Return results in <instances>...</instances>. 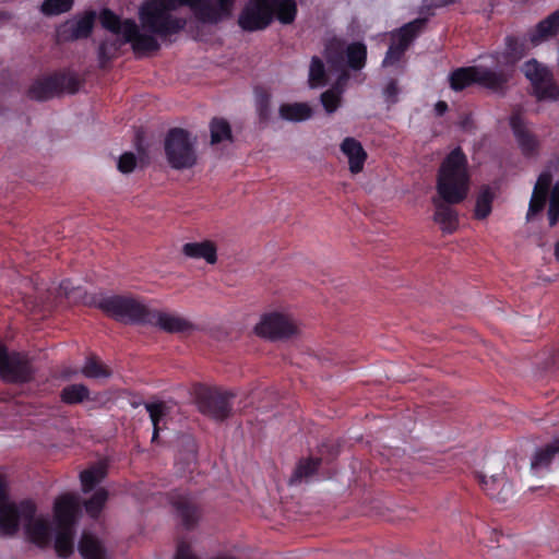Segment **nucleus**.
Returning <instances> with one entry per match:
<instances>
[{
	"mask_svg": "<svg viewBox=\"0 0 559 559\" xmlns=\"http://www.w3.org/2000/svg\"><path fill=\"white\" fill-rule=\"evenodd\" d=\"M495 199V193L488 186L480 188L477 199L474 215L477 219H485L491 213V205Z\"/></svg>",
	"mask_w": 559,
	"mask_h": 559,
	"instance_id": "32",
	"label": "nucleus"
},
{
	"mask_svg": "<svg viewBox=\"0 0 559 559\" xmlns=\"http://www.w3.org/2000/svg\"><path fill=\"white\" fill-rule=\"evenodd\" d=\"M78 377V371L64 369L57 378L58 381H73Z\"/></svg>",
	"mask_w": 559,
	"mask_h": 559,
	"instance_id": "51",
	"label": "nucleus"
},
{
	"mask_svg": "<svg viewBox=\"0 0 559 559\" xmlns=\"http://www.w3.org/2000/svg\"><path fill=\"white\" fill-rule=\"evenodd\" d=\"M80 81L73 73H58L36 81L28 90V96L35 100H47L61 93L73 94L79 90Z\"/></svg>",
	"mask_w": 559,
	"mask_h": 559,
	"instance_id": "10",
	"label": "nucleus"
},
{
	"mask_svg": "<svg viewBox=\"0 0 559 559\" xmlns=\"http://www.w3.org/2000/svg\"><path fill=\"white\" fill-rule=\"evenodd\" d=\"M82 373L92 380H106L111 377L110 369L95 356L88 357L82 368Z\"/></svg>",
	"mask_w": 559,
	"mask_h": 559,
	"instance_id": "33",
	"label": "nucleus"
},
{
	"mask_svg": "<svg viewBox=\"0 0 559 559\" xmlns=\"http://www.w3.org/2000/svg\"><path fill=\"white\" fill-rule=\"evenodd\" d=\"M499 487L498 486H493V490L495 491H498Z\"/></svg>",
	"mask_w": 559,
	"mask_h": 559,
	"instance_id": "56",
	"label": "nucleus"
},
{
	"mask_svg": "<svg viewBox=\"0 0 559 559\" xmlns=\"http://www.w3.org/2000/svg\"><path fill=\"white\" fill-rule=\"evenodd\" d=\"M321 103L328 114H333L341 105V91L333 87L321 94Z\"/></svg>",
	"mask_w": 559,
	"mask_h": 559,
	"instance_id": "43",
	"label": "nucleus"
},
{
	"mask_svg": "<svg viewBox=\"0 0 559 559\" xmlns=\"http://www.w3.org/2000/svg\"><path fill=\"white\" fill-rule=\"evenodd\" d=\"M559 460V439L539 448L531 460V469L535 474L547 471L552 462Z\"/></svg>",
	"mask_w": 559,
	"mask_h": 559,
	"instance_id": "22",
	"label": "nucleus"
},
{
	"mask_svg": "<svg viewBox=\"0 0 559 559\" xmlns=\"http://www.w3.org/2000/svg\"><path fill=\"white\" fill-rule=\"evenodd\" d=\"M341 150L348 159L350 173H360L367 159V153L360 142L354 138H346L341 144Z\"/></svg>",
	"mask_w": 559,
	"mask_h": 559,
	"instance_id": "21",
	"label": "nucleus"
},
{
	"mask_svg": "<svg viewBox=\"0 0 559 559\" xmlns=\"http://www.w3.org/2000/svg\"><path fill=\"white\" fill-rule=\"evenodd\" d=\"M257 110L261 120L266 121L271 116V99L270 95L261 93L257 97Z\"/></svg>",
	"mask_w": 559,
	"mask_h": 559,
	"instance_id": "47",
	"label": "nucleus"
},
{
	"mask_svg": "<svg viewBox=\"0 0 559 559\" xmlns=\"http://www.w3.org/2000/svg\"><path fill=\"white\" fill-rule=\"evenodd\" d=\"M475 67L459 68L449 78L450 86L454 91H462L476 83Z\"/></svg>",
	"mask_w": 559,
	"mask_h": 559,
	"instance_id": "35",
	"label": "nucleus"
},
{
	"mask_svg": "<svg viewBox=\"0 0 559 559\" xmlns=\"http://www.w3.org/2000/svg\"><path fill=\"white\" fill-rule=\"evenodd\" d=\"M477 478L485 493L497 502L504 503L513 496V485L502 474L493 475L489 479L477 475Z\"/></svg>",
	"mask_w": 559,
	"mask_h": 559,
	"instance_id": "16",
	"label": "nucleus"
},
{
	"mask_svg": "<svg viewBox=\"0 0 559 559\" xmlns=\"http://www.w3.org/2000/svg\"><path fill=\"white\" fill-rule=\"evenodd\" d=\"M348 66L354 70H360L365 67L367 58V48L361 43H353L346 48Z\"/></svg>",
	"mask_w": 559,
	"mask_h": 559,
	"instance_id": "36",
	"label": "nucleus"
},
{
	"mask_svg": "<svg viewBox=\"0 0 559 559\" xmlns=\"http://www.w3.org/2000/svg\"><path fill=\"white\" fill-rule=\"evenodd\" d=\"M96 306L108 316L128 323L146 324L150 308L132 296L102 297Z\"/></svg>",
	"mask_w": 559,
	"mask_h": 559,
	"instance_id": "6",
	"label": "nucleus"
},
{
	"mask_svg": "<svg viewBox=\"0 0 559 559\" xmlns=\"http://www.w3.org/2000/svg\"><path fill=\"white\" fill-rule=\"evenodd\" d=\"M399 86L397 82L395 80H390L386 84V86L383 90V95L385 97V100L389 104H394L397 102V95H399Z\"/></svg>",
	"mask_w": 559,
	"mask_h": 559,
	"instance_id": "49",
	"label": "nucleus"
},
{
	"mask_svg": "<svg viewBox=\"0 0 559 559\" xmlns=\"http://www.w3.org/2000/svg\"><path fill=\"white\" fill-rule=\"evenodd\" d=\"M559 33V10L540 21L530 35L532 46H537L544 40Z\"/></svg>",
	"mask_w": 559,
	"mask_h": 559,
	"instance_id": "23",
	"label": "nucleus"
},
{
	"mask_svg": "<svg viewBox=\"0 0 559 559\" xmlns=\"http://www.w3.org/2000/svg\"><path fill=\"white\" fill-rule=\"evenodd\" d=\"M320 465V457H308L300 460L294 471V474L290 477L289 484L295 485L300 483L302 479L312 476L313 474H316Z\"/></svg>",
	"mask_w": 559,
	"mask_h": 559,
	"instance_id": "30",
	"label": "nucleus"
},
{
	"mask_svg": "<svg viewBox=\"0 0 559 559\" xmlns=\"http://www.w3.org/2000/svg\"><path fill=\"white\" fill-rule=\"evenodd\" d=\"M80 504L75 495L64 493L55 501L56 526H74Z\"/></svg>",
	"mask_w": 559,
	"mask_h": 559,
	"instance_id": "18",
	"label": "nucleus"
},
{
	"mask_svg": "<svg viewBox=\"0 0 559 559\" xmlns=\"http://www.w3.org/2000/svg\"><path fill=\"white\" fill-rule=\"evenodd\" d=\"M36 512L31 518L19 515L17 518V531L20 530V523L24 524V530L27 538L38 547H46L51 540V528L49 522L44 518H35Z\"/></svg>",
	"mask_w": 559,
	"mask_h": 559,
	"instance_id": "14",
	"label": "nucleus"
},
{
	"mask_svg": "<svg viewBox=\"0 0 559 559\" xmlns=\"http://www.w3.org/2000/svg\"><path fill=\"white\" fill-rule=\"evenodd\" d=\"M95 12H86L82 17L61 24L57 31L59 41H72L86 38L94 26Z\"/></svg>",
	"mask_w": 559,
	"mask_h": 559,
	"instance_id": "13",
	"label": "nucleus"
},
{
	"mask_svg": "<svg viewBox=\"0 0 559 559\" xmlns=\"http://www.w3.org/2000/svg\"><path fill=\"white\" fill-rule=\"evenodd\" d=\"M424 23L425 20H414L401 27L396 33L392 35V44L389 47V50L386 51L385 58L382 62L383 67L393 66L401 60L412 40L423 28Z\"/></svg>",
	"mask_w": 559,
	"mask_h": 559,
	"instance_id": "12",
	"label": "nucleus"
},
{
	"mask_svg": "<svg viewBox=\"0 0 559 559\" xmlns=\"http://www.w3.org/2000/svg\"><path fill=\"white\" fill-rule=\"evenodd\" d=\"M555 253H556L557 259L559 260V242H558V243H557V246H556V251H555Z\"/></svg>",
	"mask_w": 559,
	"mask_h": 559,
	"instance_id": "54",
	"label": "nucleus"
},
{
	"mask_svg": "<svg viewBox=\"0 0 559 559\" xmlns=\"http://www.w3.org/2000/svg\"><path fill=\"white\" fill-rule=\"evenodd\" d=\"M235 0H145L139 9L138 25L133 20L121 21L111 10L104 9L99 21L104 28L121 34L122 43H129L135 52L159 49L157 37L166 38L179 33L186 20L171 12L179 7H189L203 23H217L228 17Z\"/></svg>",
	"mask_w": 559,
	"mask_h": 559,
	"instance_id": "1",
	"label": "nucleus"
},
{
	"mask_svg": "<svg viewBox=\"0 0 559 559\" xmlns=\"http://www.w3.org/2000/svg\"><path fill=\"white\" fill-rule=\"evenodd\" d=\"M344 43L340 39H332L325 47V58L331 63H337L342 60V53L344 51Z\"/></svg>",
	"mask_w": 559,
	"mask_h": 559,
	"instance_id": "44",
	"label": "nucleus"
},
{
	"mask_svg": "<svg viewBox=\"0 0 559 559\" xmlns=\"http://www.w3.org/2000/svg\"><path fill=\"white\" fill-rule=\"evenodd\" d=\"M476 84L486 87L492 92H502L511 78V72L506 69H490L483 66H476Z\"/></svg>",
	"mask_w": 559,
	"mask_h": 559,
	"instance_id": "17",
	"label": "nucleus"
},
{
	"mask_svg": "<svg viewBox=\"0 0 559 559\" xmlns=\"http://www.w3.org/2000/svg\"><path fill=\"white\" fill-rule=\"evenodd\" d=\"M527 49L523 40L514 36H508L506 38V49L501 55L502 61L499 60V63L506 67H513L526 55Z\"/></svg>",
	"mask_w": 559,
	"mask_h": 559,
	"instance_id": "26",
	"label": "nucleus"
},
{
	"mask_svg": "<svg viewBox=\"0 0 559 559\" xmlns=\"http://www.w3.org/2000/svg\"><path fill=\"white\" fill-rule=\"evenodd\" d=\"M87 396V386H64L61 393V399L67 404L81 403Z\"/></svg>",
	"mask_w": 559,
	"mask_h": 559,
	"instance_id": "42",
	"label": "nucleus"
},
{
	"mask_svg": "<svg viewBox=\"0 0 559 559\" xmlns=\"http://www.w3.org/2000/svg\"><path fill=\"white\" fill-rule=\"evenodd\" d=\"M523 72L531 82L538 100H557L559 87L554 82L552 73L547 67L532 59L524 63Z\"/></svg>",
	"mask_w": 559,
	"mask_h": 559,
	"instance_id": "11",
	"label": "nucleus"
},
{
	"mask_svg": "<svg viewBox=\"0 0 559 559\" xmlns=\"http://www.w3.org/2000/svg\"><path fill=\"white\" fill-rule=\"evenodd\" d=\"M105 476V471L102 467H92L84 469L80 474L83 490L91 491Z\"/></svg>",
	"mask_w": 559,
	"mask_h": 559,
	"instance_id": "40",
	"label": "nucleus"
},
{
	"mask_svg": "<svg viewBox=\"0 0 559 559\" xmlns=\"http://www.w3.org/2000/svg\"><path fill=\"white\" fill-rule=\"evenodd\" d=\"M37 512L35 502L24 499L20 502L9 500L7 483L0 475V532L4 536H14L17 533V518L24 515L31 518Z\"/></svg>",
	"mask_w": 559,
	"mask_h": 559,
	"instance_id": "9",
	"label": "nucleus"
},
{
	"mask_svg": "<svg viewBox=\"0 0 559 559\" xmlns=\"http://www.w3.org/2000/svg\"><path fill=\"white\" fill-rule=\"evenodd\" d=\"M107 499L108 492L105 489L100 488L96 490L93 496L84 503L86 513L93 519L98 518Z\"/></svg>",
	"mask_w": 559,
	"mask_h": 559,
	"instance_id": "37",
	"label": "nucleus"
},
{
	"mask_svg": "<svg viewBox=\"0 0 559 559\" xmlns=\"http://www.w3.org/2000/svg\"><path fill=\"white\" fill-rule=\"evenodd\" d=\"M78 550L83 559H107V551L102 542L86 532L80 538Z\"/></svg>",
	"mask_w": 559,
	"mask_h": 559,
	"instance_id": "24",
	"label": "nucleus"
},
{
	"mask_svg": "<svg viewBox=\"0 0 559 559\" xmlns=\"http://www.w3.org/2000/svg\"><path fill=\"white\" fill-rule=\"evenodd\" d=\"M326 83L325 69L322 60L318 57H312L309 69V85L312 88L323 86Z\"/></svg>",
	"mask_w": 559,
	"mask_h": 559,
	"instance_id": "38",
	"label": "nucleus"
},
{
	"mask_svg": "<svg viewBox=\"0 0 559 559\" xmlns=\"http://www.w3.org/2000/svg\"><path fill=\"white\" fill-rule=\"evenodd\" d=\"M175 559H199V558L192 554L191 548L187 543L180 542L177 547V552H176Z\"/></svg>",
	"mask_w": 559,
	"mask_h": 559,
	"instance_id": "50",
	"label": "nucleus"
},
{
	"mask_svg": "<svg viewBox=\"0 0 559 559\" xmlns=\"http://www.w3.org/2000/svg\"><path fill=\"white\" fill-rule=\"evenodd\" d=\"M145 409L147 411L153 424L152 442H157L160 431L159 423L167 415L168 407L164 402H150L145 403Z\"/></svg>",
	"mask_w": 559,
	"mask_h": 559,
	"instance_id": "34",
	"label": "nucleus"
},
{
	"mask_svg": "<svg viewBox=\"0 0 559 559\" xmlns=\"http://www.w3.org/2000/svg\"><path fill=\"white\" fill-rule=\"evenodd\" d=\"M469 177L467 159L460 147L454 148L440 166L437 191L439 197L432 199L435 205L433 221L442 231L453 233L457 227V214L450 204L464 201L468 193Z\"/></svg>",
	"mask_w": 559,
	"mask_h": 559,
	"instance_id": "2",
	"label": "nucleus"
},
{
	"mask_svg": "<svg viewBox=\"0 0 559 559\" xmlns=\"http://www.w3.org/2000/svg\"><path fill=\"white\" fill-rule=\"evenodd\" d=\"M559 362V349L556 347H548L538 355L537 366L543 372H551L556 369Z\"/></svg>",
	"mask_w": 559,
	"mask_h": 559,
	"instance_id": "39",
	"label": "nucleus"
},
{
	"mask_svg": "<svg viewBox=\"0 0 559 559\" xmlns=\"http://www.w3.org/2000/svg\"><path fill=\"white\" fill-rule=\"evenodd\" d=\"M171 504L186 530H192L200 519V509L189 496L175 495L171 497Z\"/></svg>",
	"mask_w": 559,
	"mask_h": 559,
	"instance_id": "19",
	"label": "nucleus"
},
{
	"mask_svg": "<svg viewBox=\"0 0 559 559\" xmlns=\"http://www.w3.org/2000/svg\"><path fill=\"white\" fill-rule=\"evenodd\" d=\"M55 549L61 558H68L73 554L74 526H57Z\"/></svg>",
	"mask_w": 559,
	"mask_h": 559,
	"instance_id": "29",
	"label": "nucleus"
},
{
	"mask_svg": "<svg viewBox=\"0 0 559 559\" xmlns=\"http://www.w3.org/2000/svg\"><path fill=\"white\" fill-rule=\"evenodd\" d=\"M297 13L295 0H249L239 16V25L246 31L265 28L276 15L283 24L294 22Z\"/></svg>",
	"mask_w": 559,
	"mask_h": 559,
	"instance_id": "3",
	"label": "nucleus"
},
{
	"mask_svg": "<svg viewBox=\"0 0 559 559\" xmlns=\"http://www.w3.org/2000/svg\"><path fill=\"white\" fill-rule=\"evenodd\" d=\"M73 0H45L41 3L40 11L45 15H58L72 9Z\"/></svg>",
	"mask_w": 559,
	"mask_h": 559,
	"instance_id": "41",
	"label": "nucleus"
},
{
	"mask_svg": "<svg viewBox=\"0 0 559 559\" xmlns=\"http://www.w3.org/2000/svg\"><path fill=\"white\" fill-rule=\"evenodd\" d=\"M510 126L522 152L526 155L535 153L538 148V140L526 127L521 114L514 112L510 117Z\"/></svg>",
	"mask_w": 559,
	"mask_h": 559,
	"instance_id": "20",
	"label": "nucleus"
},
{
	"mask_svg": "<svg viewBox=\"0 0 559 559\" xmlns=\"http://www.w3.org/2000/svg\"><path fill=\"white\" fill-rule=\"evenodd\" d=\"M258 336L270 341H290L301 335L302 325L293 314L281 311L264 313L254 326Z\"/></svg>",
	"mask_w": 559,
	"mask_h": 559,
	"instance_id": "5",
	"label": "nucleus"
},
{
	"mask_svg": "<svg viewBox=\"0 0 559 559\" xmlns=\"http://www.w3.org/2000/svg\"><path fill=\"white\" fill-rule=\"evenodd\" d=\"M280 117L290 122H301L312 117V108L307 103H288L280 106Z\"/></svg>",
	"mask_w": 559,
	"mask_h": 559,
	"instance_id": "28",
	"label": "nucleus"
},
{
	"mask_svg": "<svg viewBox=\"0 0 559 559\" xmlns=\"http://www.w3.org/2000/svg\"><path fill=\"white\" fill-rule=\"evenodd\" d=\"M121 44L122 43H120L117 39L112 41L105 40L100 44L98 48V58L103 66L115 56L116 51L120 48Z\"/></svg>",
	"mask_w": 559,
	"mask_h": 559,
	"instance_id": "45",
	"label": "nucleus"
},
{
	"mask_svg": "<svg viewBox=\"0 0 559 559\" xmlns=\"http://www.w3.org/2000/svg\"><path fill=\"white\" fill-rule=\"evenodd\" d=\"M435 109L439 116H442L447 111L448 105L445 102H438Z\"/></svg>",
	"mask_w": 559,
	"mask_h": 559,
	"instance_id": "52",
	"label": "nucleus"
},
{
	"mask_svg": "<svg viewBox=\"0 0 559 559\" xmlns=\"http://www.w3.org/2000/svg\"><path fill=\"white\" fill-rule=\"evenodd\" d=\"M60 290H62L66 296H69L71 294V283H70V281H63L60 284Z\"/></svg>",
	"mask_w": 559,
	"mask_h": 559,
	"instance_id": "53",
	"label": "nucleus"
},
{
	"mask_svg": "<svg viewBox=\"0 0 559 559\" xmlns=\"http://www.w3.org/2000/svg\"><path fill=\"white\" fill-rule=\"evenodd\" d=\"M194 403L203 415L217 420L226 419L231 413L235 394L219 386H193Z\"/></svg>",
	"mask_w": 559,
	"mask_h": 559,
	"instance_id": "8",
	"label": "nucleus"
},
{
	"mask_svg": "<svg viewBox=\"0 0 559 559\" xmlns=\"http://www.w3.org/2000/svg\"><path fill=\"white\" fill-rule=\"evenodd\" d=\"M34 360L24 352L9 350L0 342V380L28 383L35 380Z\"/></svg>",
	"mask_w": 559,
	"mask_h": 559,
	"instance_id": "7",
	"label": "nucleus"
},
{
	"mask_svg": "<svg viewBox=\"0 0 559 559\" xmlns=\"http://www.w3.org/2000/svg\"><path fill=\"white\" fill-rule=\"evenodd\" d=\"M136 165V158L133 153L127 152L122 154L118 159V170L122 174H130L134 170Z\"/></svg>",
	"mask_w": 559,
	"mask_h": 559,
	"instance_id": "48",
	"label": "nucleus"
},
{
	"mask_svg": "<svg viewBox=\"0 0 559 559\" xmlns=\"http://www.w3.org/2000/svg\"><path fill=\"white\" fill-rule=\"evenodd\" d=\"M146 324L156 326L167 333H181L193 328L187 319L171 312L151 309Z\"/></svg>",
	"mask_w": 559,
	"mask_h": 559,
	"instance_id": "15",
	"label": "nucleus"
},
{
	"mask_svg": "<svg viewBox=\"0 0 559 559\" xmlns=\"http://www.w3.org/2000/svg\"><path fill=\"white\" fill-rule=\"evenodd\" d=\"M211 144H219L222 142H233L231 128L227 120L223 118H214L210 122Z\"/></svg>",
	"mask_w": 559,
	"mask_h": 559,
	"instance_id": "31",
	"label": "nucleus"
},
{
	"mask_svg": "<svg viewBox=\"0 0 559 559\" xmlns=\"http://www.w3.org/2000/svg\"><path fill=\"white\" fill-rule=\"evenodd\" d=\"M182 252L185 255L193 259H204L207 263L216 262V247L211 241L188 242L183 245Z\"/></svg>",
	"mask_w": 559,
	"mask_h": 559,
	"instance_id": "27",
	"label": "nucleus"
},
{
	"mask_svg": "<svg viewBox=\"0 0 559 559\" xmlns=\"http://www.w3.org/2000/svg\"><path fill=\"white\" fill-rule=\"evenodd\" d=\"M164 148L167 163L174 169H189L197 164L195 140L183 129H171L165 138Z\"/></svg>",
	"mask_w": 559,
	"mask_h": 559,
	"instance_id": "4",
	"label": "nucleus"
},
{
	"mask_svg": "<svg viewBox=\"0 0 559 559\" xmlns=\"http://www.w3.org/2000/svg\"><path fill=\"white\" fill-rule=\"evenodd\" d=\"M549 183L550 177L548 175L539 176L530 201L528 212L526 215L527 221L532 219L534 215L538 214L544 209Z\"/></svg>",
	"mask_w": 559,
	"mask_h": 559,
	"instance_id": "25",
	"label": "nucleus"
},
{
	"mask_svg": "<svg viewBox=\"0 0 559 559\" xmlns=\"http://www.w3.org/2000/svg\"><path fill=\"white\" fill-rule=\"evenodd\" d=\"M320 359L331 360V359H330L329 357H326V355H325V354H323V353L320 355Z\"/></svg>",
	"mask_w": 559,
	"mask_h": 559,
	"instance_id": "55",
	"label": "nucleus"
},
{
	"mask_svg": "<svg viewBox=\"0 0 559 559\" xmlns=\"http://www.w3.org/2000/svg\"><path fill=\"white\" fill-rule=\"evenodd\" d=\"M548 217L550 226H555L559 221V180L551 191Z\"/></svg>",
	"mask_w": 559,
	"mask_h": 559,
	"instance_id": "46",
	"label": "nucleus"
}]
</instances>
